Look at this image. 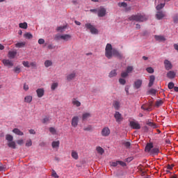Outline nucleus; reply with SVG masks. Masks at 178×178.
I'll return each instance as SVG.
<instances>
[{"label": "nucleus", "instance_id": "17", "mask_svg": "<svg viewBox=\"0 0 178 178\" xmlns=\"http://www.w3.org/2000/svg\"><path fill=\"white\" fill-rule=\"evenodd\" d=\"M16 55H17V52L16 51H8V57L10 59H15Z\"/></svg>", "mask_w": 178, "mask_h": 178}, {"label": "nucleus", "instance_id": "34", "mask_svg": "<svg viewBox=\"0 0 178 178\" xmlns=\"http://www.w3.org/2000/svg\"><path fill=\"white\" fill-rule=\"evenodd\" d=\"M96 150L100 155H103L104 152H105V150H104V149L99 146L97 147Z\"/></svg>", "mask_w": 178, "mask_h": 178}, {"label": "nucleus", "instance_id": "40", "mask_svg": "<svg viewBox=\"0 0 178 178\" xmlns=\"http://www.w3.org/2000/svg\"><path fill=\"white\" fill-rule=\"evenodd\" d=\"M163 104V102L162 100H158L156 102L155 106H156V108H159V106H161Z\"/></svg>", "mask_w": 178, "mask_h": 178}, {"label": "nucleus", "instance_id": "33", "mask_svg": "<svg viewBox=\"0 0 178 178\" xmlns=\"http://www.w3.org/2000/svg\"><path fill=\"white\" fill-rule=\"evenodd\" d=\"M147 108H145L147 112H151L152 111V102H149V103L146 104Z\"/></svg>", "mask_w": 178, "mask_h": 178}, {"label": "nucleus", "instance_id": "3", "mask_svg": "<svg viewBox=\"0 0 178 178\" xmlns=\"http://www.w3.org/2000/svg\"><path fill=\"white\" fill-rule=\"evenodd\" d=\"M86 29L90 30L92 34H98V29H97L91 23H87L85 24Z\"/></svg>", "mask_w": 178, "mask_h": 178}, {"label": "nucleus", "instance_id": "36", "mask_svg": "<svg viewBox=\"0 0 178 178\" xmlns=\"http://www.w3.org/2000/svg\"><path fill=\"white\" fill-rule=\"evenodd\" d=\"M24 37L27 40H31V38H33V35L31 33H26L24 34Z\"/></svg>", "mask_w": 178, "mask_h": 178}, {"label": "nucleus", "instance_id": "56", "mask_svg": "<svg viewBox=\"0 0 178 178\" xmlns=\"http://www.w3.org/2000/svg\"><path fill=\"white\" fill-rule=\"evenodd\" d=\"M22 65L24 66V67H30V63L29 61H23Z\"/></svg>", "mask_w": 178, "mask_h": 178}, {"label": "nucleus", "instance_id": "11", "mask_svg": "<svg viewBox=\"0 0 178 178\" xmlns=\"http://www.w3.org/2000/svg\"><path fill=\"white\" fill-rule=\"evenodd\" d=\"M76 79V72H73L70 74H68L66 76V80L67 81H72V80H74Z\"/></svg>", "mask_w": 178, "mask_h": 178}, {"label": "nucleus", "instance_id": "14", "mask_svg": "<svg viewBox=\"0 0 178 178\" xmlns=\"http://www.w3.org/2000/svg\"><path fill=\"white\" fill-rule=\"evenodd\" d=\"M72 104L74 106H76V108L81 106V102H80L77 98L72 99Z\"/></svg>", "mask_w": 178, "mask_h": 178}, {"label": "nucleus", "instance_id": "35", "mask_svg": "<svg viewBox=\"0 0 178 178\" xmlns=\"http://www.w3.org/2000/svg\"><path fill=\"white\" fill-rule=\"evenodd\" d=\"M6 140L8 141V143H10L11 141H13V136L10 134H7L6 136Z\"/></svg>", "mask_w": 178, "mask_h": 178}, {"label": "nucleus", "instance_id": "48", "mask_svg": "<svg viewBox=\"0 0 178 178\" xmlns=\"http://www.w3.org/2000/svg\"><path fill=\"white\" fill-rule=\"evenodd\" d=\"M49 131L51 133V134L55 135L56 134V129L54 127H50Z\"/></svg>", "mask_w": 178, "mask_h": 178}, {"label": "nucleus", "instance_id": "54", "mask_svg": "<svg viewBox=\"0 0 178 178\" xmlns=\"http://www.w3.org/2000/svg\"><path fill=\"white\" fill-rule=\"evenodd\" d=\"M172 19H173L174 23H175V24L178 23V15L177 14L173 16Z\"/></svg>", "mask_w": 178, "mask_h": 178}, {"label": "nucleus", "instance_id": "45", "mask_svg": "<svg viewBox=\"0 0 178 178\" xmlns=\"http://www.w3.org/2000/svg\"><path fill=\"white\" fill-rule=\"evenodd\" d=\"M58 83H53L51 86V90L54 91V90H56V88H58Z\"/></svg>", "mask_w": 178, "mask_h": 178}, {"label": "nucleus", "instance_id": "21", "mask_svg": "<svg viewBox=\"0 0 178 178\" xmlns=\"http://www.w3.org/2000/svg\"><path fill=\"white\" fill-rule=\"evenodd\" d=\"M8 147H9V148H13V149H16V142L12 140L11 142H8L7 144Z\"/></svg>", "mask_w": 178, "mask_h": 178}, {"label": "nucleus", "instance_id": "55", "mask_svg": "<svg viewBox=\"0 0 178 178\" xmlns=\"http://www.w3.org/2000/svg\"><path fill=\"white\" fill-rule=\"evenodd\" d=\"M49 120H50L49 117H45L44 118H43L42 122L44 124H45V123H48V122H49Z\"/></svg>", "mask_w": 178, "mask_h": 178}, {"label": "nucleus", "instance_id": "5", "mask_svg": "<svg viewBox=\"0 0 178 178\" xmlns=\"http://www.w3.org/2000/svg\"><path fill=\"white\" fill-rule=\"evenodd\" d=\"M129 126L131 127V129H134V130H140V129H141V125H140V123L136 121H131L129 122Z\"/></svg>", "mask_w": 178, "mask_h": 178}, {"label": "nucleus", "instance_id": "7", "mask_svg": "<svg viewBox=\"0 0 178 178\" xmlns=\"http://www.w3.org/2000/svg\"><path fill=\"white\" fill-rule=\"evenodd\" d=\"M2 63L4 66L7 67H13L14 65L13 61L9 59H3Z\"/></svg>", "mask_w": 178, "mask_h": 178}, {"label": "nucleus", "instance_id": "2", "mask_svg": "<svg viewBox=\"0 0 178 178\" xmlns=\"http://www.w3.org/2000/svg\"><path fill=\"white\" fill-rule=\"evenodd\" d=\"M129 20L130 22L134 20L135 22H147L148 20V17L145 15H141V14H137V15H133L131 17H129Z\"/></svg>", "mask_w": 178, "mask_h": 178}, {"label": "nucleus", "instance_id": "31", "mask_svg": "<svg viewBox=\"0 0 178 178\" xmlns=\"http://www.w3.org/2000/svg\"><path fill=\"white\" fill-rule=\"evenodd\" d=\"M19 27L20 29H24V30H26L27 29V27H29V25L27 24V22L19 23Z\"/></svg>", "mask_w": 178, "mask_h": 178}, {"label": "nucleus", "instance_id": "23", "mask_svg": "<svg viewBox=\"0 0 178 178\" xmlns=\"http://www.w3.org/2000/svg\"><path fill=\"white\" fill-rule=\"evenodd\" d=\"M154 81H155V76L151 75L149 76V82L148 86L152 87V86H154Z\"/></svg>", "mask_w": 178, "mask_h": 178}, {"label": "nucleus", "instance_id": "57", "mask_svg": "<svg viewBox=\"0 0 178 178\" xmlns=\"http://www.w3.org/2000/svg\"><path fill=\"white\" fill-rule=\"evenodd\" d=\"M147 73H154V68L149 67L146 69Z\"/></svg>", "mask_w": 178, "mask_h": 178}, {"label": "nucleus", "instance_id": "16", "mask_svg": "<svg viewBox=\"0 0 178 178\" xmlns=\"http://www.w3.org/2000/svg\"><path fill=\"white\" fill-rule=\"evenodd\" d=\"M152 148H154V144L152 143H149L146 145L145 151V152H149L152 150Z\"/></svg>", "mask_w": 178, "mask_h": 178}, {"label": "nucleus", "instance_id": "10", "mask_svg": "<svg viewBox=\"0 0 178 178\" xmlns=\"http://www.w3.org/2000/svg\"><path fill=\"white\" fill-rule=\"evenodd\" d=\"M166 16V15L165 14V13H163V11H158L156 14V17L157 20H162V19H163V17H165Z\"/></svg>", "mask_w": 178, "mask_h": 178}, {"label": "nucleus", "instance_id": "26", "mask_svg": "<svg viewBox=\"0 0 178 178\" xmlns=\"http://www.w3.org/2000/svg\"><path fill=\"white\" fill-rule=\"evenodd\" d=\"M118 76V72H116V70H113L111 71V72L108 74V77L110 79H112V77H116Z\"/></svg>", "mask_w": 178, "mask_h": 178}, {"label": "nucleus", "instance_id": "51", "mask_svg": "<svg viewBox=\"0 0 178 178\" xmlns=\"http://www.w3.org/2000/svg\"><path fill=\"white\" fill-rule=\"evenodd\" d=\"M51 176H52V177H54V178H58L59 177V176L56 173V171H55L54 170H52Z\"/></svg>", "mask_w": 178, "mask_h": 178}, {"label": "nucleus", "instance_id": "53", "mask_svg": "<svg viewBox=\"0 0 178 178\" xmlns=\"http://www.w3.org/2000/svg\"><path fill=\"white\" fill-rule=\"evenodd\" d=\"M13 71L15 73L19 74V73H20V72H22V70L19 67H14Z\"/></svg>", "mask_w": 178, "mask_h": 178}, {"label": "nucleus", "instance_id": "19", "mask_svg": "<svg viewBox=\"0 0 178 178\" xmlns=\"http://www.w3.org/2000/svg\"><path fill=\"white\" fill-rule=\"evenodd\" d=\"M13 133H14L15 134H17V136H24V134L23 133V131H20V129L17 128L13 129Z\"/></svg>", "mask_w": 178, "mask_h": 178}, {"label": "nucleus", "instance_id": "49", "mask_svg": "<svg viewBox=\"0 0 178 178\" xmlns=\"http://www.w3.org/2000/svg\"><path fill=\"white\" fill-rule=\"evenodd\" d=\"M31 145H33V142L31 140V139L27 140L26 147H31Z\"/></svg>", "mask_w": 178, "mask_h": 178}, {"label": "nucleus", "instance_id": "41", "mask_svg": "<svg viewBox=\"0 0 178 178\" xmlns=\"http://www.w3.org/2000/svg\"><path fill=\"white\" fill-rule=\"evenodd\" d=\"M133 70H134V67L133 66H128L127 67V72H128V74L129 73H131L133 72Z\"/></svg>", "mask_w": 178, "mask_h": 178}, {"label": "nucleus", "instance_id": "25", "mask_svg": "<svg viewBox=\"0 0 178 178\" xmlns=\"http://www.w3.org/2000/svg\"><path fill=\"white\" fill-rule=\"evenodd\" d=\"M149 154H151V155H158V154H159V149L158 147H154L152 149Z\"/></svg>", "mask_w": 178, "mask_h": 178}, {"label": "nucleus", "instance_id": "15", "mask_svg": "<svg viewBox=\"0 0 178 178\" xmlns=\"http://www.w3.org/2000/svg\"><path fill=\"white\" fill-rule=\"evenodd\" d=\"M141 86H143V80L141 79H138L134 82V88H136V90H138V88H140V87H141Z\"/></svg>", "mask_w": 178, "mask_h": 178}, {"label": "nucleus", "instance_id": "9", "mask_svg": "<svg viewBox=\"0 0 178 178\" xmlns=\"http://www.w3.org/2000/svg\"><path fill=\"white\" fill-rule=\"evenodd\" d=\"M71 124L72 127H77L79 126V116H74L72 118Z\"/></svg>", "mask_w": 178, "mask_h": 178}, {"label": "nucleus", "instance_id": "58", "mask_svg": "<svg viewBox=\"0 0 178 178\" xmlns=\"http://www.w3.org/2000/svg\"><path fill=\"white\" fill-rule=\"evenodd\" d=\"M127 76H129V74L128 72H127V71L121 73V77H122L123 79L127 77Z\"/></svg>", "mask_w": 178, "mask_h": 178}, {"label": "nucleus", "instance_id": "52", "mask_svg": "<svg viewBox=\"0 0 178 178\" xmlns=\"http://www.w3.org/2000/svg\"><path fill=\"white\" fill-rule=\"evenodd\" d=\"M168 88L169 90H172V88H175V83H173V82H170L168 85Z\"/></svg>", "mask_w": 178, "mask_h": 178}, {"label": "nucleus", "instance_id": "63", "mask_svg": "<svg viewBox=\"0 0 178 178\" xmlns=\"http://www.w3.org/2000/svg\"><path fill=\"white\" fill-rule=\"evenodd\" d=\"M29 66H31V67H37V63L31 62L30 63Z\"/></svg>", "mask_w": 178, "mask_h": 178}, {"label": "nucleus", "instance_id": "39", "mask_svg": "<svg viewBox=\"0 0 178 178\" xmlns=\"http://www.w3.org/2000/svg\"><path fill=\"white\" fill-rule=\"evenodd\" d=\"M163 8H165V3H160L158 6H156V10H161V9H163Z\"/></svg>", "mask_w": 178, "mask_h": 178}, {"label": "nucleus", "instance_id": "27", "mask_svg": "<svg viewBox=\"0 0 178 178\" xmlns=\"http://www.w3.org/2000/svg\"><path fill=\"white\" fill-rule=\"evenodd\" d=\"M91 116V113H84L82 115V120H87L88 119H90V117Z\"/></svg>", "mask_w": 178, "mask_h": 178}, {"label": "nucleus", "instance_id": "18", "mask_svg": "<svg viewBox=\"0 0 178 178\" xmlns=\"http://www.w3.org/2000/svg\"><path fill=\"white\" fill-rule=\"evenodd\" d=\"M167 77L168 79H170V80H173L176 77V72L175 71H169L167 73Z\"/></svg>", "mask_w": 178, "mask_h": 178}, {"label": "nucleus", "instance_id": "46", "mask_svg": "<svg viewBox=\"0 0 178 178\" xmlns=\"http://www.w3.org/2000/svg\"><path fill=\"white\" fill-rule=\"evenodd\" d=\"M84 131H91L92 130V127L91 125H88L86 127L83 128Z\"/></svg>", "mask_w": 178, "mask_h": 178}, {"label": "nucleus", "instance_id": "62", "mask_svg": "<svg viewBox=\"0 0 178 178\" xmlns=\"http://www.w3.org/2000/svg\"><path fill=\"white\" fill-rule=\"evenodd\" d=\"M45 42V40L40 38L38 40V44H40V45H42V44H44Z\"/></svg>", "mask_w": 178, "mask_h": 178}, {"label": "nucleus", "instance_id": "42", "mask_svg": "<svg viewBox=\"0 0 178 178\" xmlns=\"http://www.w3.org/2000/svg\"><path fill=\"white\" fill-rule=\"evenodd\" d=\"M65 29H66V26H58V27H57L56 30L58 31H60V33H63V31H65Z\"/></svg>", "mask_w": 178, "mask_h": 178}, {"label": "nucleus", "instance_id": "13", "mask_svg": "<svg viewBox=\"0 0 178 178\" xmlns=\"http://www.w3.org/2000/svg\"><path fill=\"white\" fill-rule=\"evenodd\" d=\"M36 93L38 98H42V97H44V94H45V90L44 88H38L36 90Z\"/></svg>", "mask_w": 178, "mask_h": 178}, {"label": "nucleus", "instance_id": "60", "mask_svg": "<svg viewBox=\"0 0 178 178\" xmlns=\"http://www.w3.org/2000/svg\"><path fill=\"white\" fill-rule=\"evenodd\" d=\"M17 144H18V145H23L24 140H23V139L18 140H17Z\"/></svg>", "mask_w": 178, "mask_h": 178}, {"label": "nucleus", "instance_id": "38", "mask_svg": "<svg viewBox=\"0 0 178 178\" xmlns=\"http://www.w3.org/2000/svg\"><path fill=\"white\" fill-rule=\"evenodd\" d=\"M44 66L45 67H49V66H52V61L49 60H47L44 62Z\"/></svg>", "mask_w": 178, "mask_h": 178}, {"label": "nucleus", "instance_id": "28", "mask_svg": "<svg viewBox=\"0 0 178 178\" xmlns=\"http://www.w3.org/2000/svg\"><path fill=\"white\" fill-rule=\"evenodd\" d=\"M60 144V142H59V140L53 141L51 143V147L52 148H59Z\"/></svg>", "mask_w": 178, "mask_h": 178}, {"label": "nucleus", "instance_id": "12", "mask_svg": "<svg viewBox=\"0 0 178 178\" xmlns=\"http://www.w3.org/2000/svg\"><path fill=\"white\" fill-rule=\"evenodd\" d=\"M164 66L165 70H170V69L172 67V63L168 60H164Z\"/></svg>", "mask_w": 178, "mask_h": 178}, {"label": "nucleus", "instance_id": "44", "mask_svg": "<svg viewBox=\"0 0 178 178\" xmlns=\"http://www.w3.org/2000/svg\"><path fill=\"white\" fill-rule=\"evenodd\" d=\"M62 37H63V35L56 34L54 37V40H56V41H59V40H62Z\"/></svg>", "mask_w": 178, "mask_h": 178}, {"label": "nucleus", "instance_id": "6", "mask_svg": "<svg viewBox=\"0 0 178 178\" xmlns=\"http://www.w3.org/2000/svg\"><path fill=\"white\" fill-rule=\"evenodd\" d=\"M111 134V129L108 127H105L102 129L101 135L102 137H108Z\"/></svg>", "mask_w": 178, "mask_h": 178}, {"label": "nucleus", "instance_id": "1", "mask_svg": "<svg viewBox=\"0 0 178 178\" xmlns=\"http://www.w3.org/2000/svg\"><path fill=\"white\" fill-rule=\"evenodd\" d=\"M105 56L108 59H111L112 56H116V58H119L122 59V54H120L118 50L115 49H112V44L108 43L106 46L105 49Z\"/></svg>", "mask_w": 178, "mask_h": 178}, {"label": "nucleus", "instance_id": "8", "mask_svg": "<svg viewBox=\"0 0 178 178\" xmlns=\"http://www.w3.org/2000/svg\"><path fill=\"white\" fill-rule=\"evenodd\" d=\"M114 118L118 123H120L123 120V117H122V114L119 111L115 112Z\"/></svg>", "mask_w": 178, "mask_h": 178}, {"label": "nucleus", "instance_id": "59", "mask_svg": "<svg viewBox=\"0 0 178 178\" xmlns=\"http://www.w3.org/2000/svg\"><path fill=\"white\" fill-rule=\"evenodd\" d=\"M147 126H150V127H156V125L154 122H147Z\"/></svg>", "mask_w": 178, "mask_h": 178}, {"label": "nucleus", "instance_id": "4", "mask_svg": "<svg viewBox=\"0 0 178 178\" xmlns=\"http://www.w3.org/2000/svg\"><path fill=\"white\" fill-rule=\"evenodd\" d=\"M97 16L98 17H104L106 16V8L104 7H100L97 9Z\"/></svg>", "mask_w": 178, "mask_h": 178}, {"label": "nucleus", "instance_id": "47", "mask_svg": "<svg viewBox=\"0 0 178 178\" xmlns=\"http://www.w3.org/2000/svg\"><path fill=\"white\" fill-rule=\"evenodd\" d=\"M118 6H120V8H127V3L125 2H122V3H118Z\"/></svg>", "mask_w": 178, "mask_h": 178}, {"label": "nucleus", "instance_id": "50", "mask_svg": "<svg viewBox=\"0 0 178 178\" xmlns=\"http://www.w3.org/2000/svg\"><path fill=\"white\" fill-rule=\"evenodd\" d=\"M119 83L120 84H121L122 86H124V84H126V79H123V78H120L119 79Z\"/></svg>", "mask_w": 178, "mask_h": 178}, {"label": "nucleus", "instance_id": "20", "mask_svg": "<svg viewBox=\"0 0 178 178\" xmlns=\"http://www.w3.org/2000/svg\"><path fill=\"white\" fill-rule=\"evenodd\" d=\"M156 41H159V42H162V41H166V38L163 35H155L154 36Z\"/></svg>", "mask_w": 178, "mask_h": 178}, {"label": "nucleus", "instance_id": "24", "mask_svg": "<svg viewBox=\"0 0 178 178\" xmlns=\"http://www.w3.org/2000/svg\"><path fill=\"white\" fill-rule=\"evenodd\" d=\"M24 102H26V104H30L31 102V101H33V96L31 95H28V96H26L24 97Z\"/></svg>", "mask_w": 178, "mask_h": 178}, {"label": "nucleus", "instance_id": "32", "mask_svg": "<svg viewBox=\"0 0 178 178\" xmlns=\"http://www.w3.org/2000/svg\"><path fill=\"white\" fill-rule=\"evenodd\" d=\"M26 45V42H17L15 44L16 48H23Z\"/></svg>", "mask_w": 178, "mask_h": 178}, {"label": "nucleus", "instance_id": "30", "mask_svg": "<svg viewBox=\"0 0 178 178\" xmlns=\"http://www.w3.org/2000/svg\"><path fill=\"white\" fill-rule=\"evenodd\" d=\"M71 156L74 159H79V154H77V152L74 150H72V153H71Z\"/></svg>", "mask_w": 178, "mask_h": 178}, {"label": "nucleus", "instance_id": "61", "mask_svg": "<svg viewBox=\"0 0 178 178\" xmlns=\"http://www.w3.org/2000/svg\"><path fill=\"white\" fill-rule=\"evenodd\" d=\"M118 165H120V166H122L123 168L126 166V163H124V161H118Z\"/></svg>", "mask_w": 178, "mask_h": 178}, {"label": "nucleus", "instance_id": "22", "mask_svg": "<svg viewBox=\"0 0 178 178\" xmlns=\"http://www.w3.org/2000/svg\"><path fill=\"white\" fill-rule=\"evenodd\" d=\"M61 38V40H63V41H69L72 40V35H70V34H64L63 35Z\"/></svg>", "mask_w": 178, "mask_h": 178}, {"label": "nucleus", "instance_id": "64", "mask_svg": "<svg viewBox=\"0 0 178 178\" xmlns=\"http://www.w3.org/2000/svg\"><path fill=\"white\" fill-rule=\"evenodd\" d=\"M24 90L25 91H29V85H26V83L24 84Z\"/></svg>", "mask_w": 178, "mask_h": 178}, {"label": "nucleus", "instance_id": "37", "mask_svg": "<svg viewBox=\"0 0 178 178\" xmlns=\"http://www.w3.org/2000/svg\"><path fill=\"white\" fill-rule=\"evenodd\" d=\"M122 145L125 146L126 148H130L131 143L126 140L122 141Z\"/></svg>", "mask_w": 178, "mask_h": 178}, {"label": "nucleus", "instance_id": "29", "mask_svg": "<svg viewBox=\"0 0 178 178\" xmlns=\"http://www.w3.org/2000/svg\"><path fill=\"white\" fill-rule=\"evenodd\" d=\"M113 106H114L115 111H119V108H120V103L118 101H115Z\"/></svg>", "mask_w": 178, "mask_h": 178}, {"label": "nucleus", "instance_id": "43", "mask_svg": "<svg viewBox=\"0 0 178 178\" xmlns=\"http://www.w3.org/2000/svg\"><path fill=\"white\" fill-rule=\"evenodd\" d=\"M148 94H149L150 95H155V94H156V90L150 89L148 90Z\"/></svg>", "mask_w": 178, "mask_h": 178}]
</instances>
